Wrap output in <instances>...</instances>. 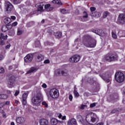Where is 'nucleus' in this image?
Here are the masks:
<instances>
[{
	"label": "nucleus",
	"mask_w": 125,
	"mask_h": 125,
	"mask_svg": "<svg viewBox=\"0 0 125 125\" xmlns=\"http://www.w3.org/2000/svg\"><path fill=\"white\" fill-rule=\"evenodd\" d=\"M44 9L46 11H51V10H53V7L50 5V4H47L45 5Z\"/></svg>",
	"instance_id": "f3484780"
},
{
	"label": "nucleus",
	"mask_w": 125,
	"mask_h": 125,
	"mask_svg": "<svg viewBox=\"0 0 125 125\" xmlns=\"http://www.w3.org/2000/svg\"><path fill=\"white\" fill-rule=\"evenodd\" d=\"M25 121L26 120L23 117H20L16 119V123H17V124H19V125H23V124L25 123Z\"/></svg>",
	"instance_id": "9d476101"
},
{
	"label": "nucleus",
	"mask_w": 125,
	"mask_h": 125,
	"mask_svg": "<svg viewBox=\"0 0 125 125\" xmlns=\"http://www.w3.org/2000/svg\"><path fill=\"white\" fill-rule=\"evenodd\" d=\"M26 112L27 113H33V111L31 109V107H28L27 108H26Z\"/></svg>",
	"instance_id": "4c0bfd02"
},
{
	"label": "nucleus",
	"mask_w": 125,
	"mask_h": 125,
	"mask_svg": "<svg viewBox=\"0 0 125 125\" xmlns=\"http://www.w3.org/2000/svg\"><path fill=\"white\" fill-rule=\"evenodd\" d=\"M80 59L81 56L79 55H75L69 58V61L70 63H78V62L80 61Z\"/></svg>",
	"instance_id": "423d86ee"
},
{
	"label": "nucleus",
	"mask_w": 125,
	"mask_h": 125,
	"mask_svg": "<svg viewBox=\"0 0 125 125\" xmlns=\"http://www.w3.org/2000/svg\"><path fill=\"white\" fill-rule=\"evenodd\" d=\"M27 97H28V94L24 93L22 95V99L25 100L27 99Z\"/></svg>",
	"instance_id": "c9c22d12"
},
{
	"label": "nucleus",
	"mask_w": 125,
	"mask_h": 125,
	"mask_svg": "<svg viewBox=\"0 0 125 125\" xmlns=\"http://www.w3.org/2000/svg\"><path fill=\"white\" fill-rule=\"evenodd\" d=\"M115 81L117 83H123L125 81V75L121 72H118L115 74Z\"/></svg>",
	"instance_id": "20e7f679"
},
{
	"label": "nucleus",
	"mask_w": 125,
	"mask_h": 125,
	"mask_svg": "<svg viewBox=\"0 0 125 125\" xmlns=\"http://www.w3.org/2000/svg\"><path fill=\"white\" fill-rule=\"evenodd\" d=\"M9 104H10V102H9V101L6 102V103H5V104L6 105H9Z\"/></svg>",
	"instance_id": "bf43d9fd"
},
{
	"label": "nucleus",
	"mask_w": 125,
	"mask_h": 125,
	"mask_svg": "<svg viewBox=\"0 0 125 125\" xmlns=\"http://www.w3.org/2000/svg\"><path fill=\"white\" fill-rule=\"evenodd\" d=\"M0 74H4V69L3 68H0Z\"/></svg>",
	"instance_id": "c03bdc74"
},
{
	"label": "nucleus",
	"mask_w": 125,
	"mask_h": 125,
	"mask_svg": "<svg viewBox=\"0 0 125 125\" xmlns=\"http://www.w3.org/2000/svg\"><path fill=\"white\" fill-rule=\"evenodd\" d=\"M19 91H16L15 93V96H17V95H18V94H19Z\"/></svg>",
	"instance_id": "864d4df0"
},
{
	"label": "nucleus",
	"mask_w": 125,
	"mask_h": 125,
	"mask_svg": "<svg viewBox=\"0 0 125 125\" xmlns=\"http://www.w3.org/2000/svg\"><path fill=\"white\" fill-rule=\"evenodd\" d=\"M7 92L8 94H11V91L10 90H8Z\"/></svg>",
	"instance_id": "680f3d73"
},
{
	"label": "nucleus",
	"mask_w": 125,
	"mask_h": 125,
	"mask_svg": "<svg viewBox=\"0 0 125 125\" xmlns=\"http://www.w3.org/2000/svg\"><path fill=\"white\" fill-rule=\"evenodd\" d=\"M0 44H1V45H3V44H4V42H3V41H1Z\"/></svg>",
	"instance_id": "e2e57ef3"
},
{
	"label": "nucleus",
	"mask_w": 125,
	"mask_h": 125,
	"mask_svg": "<svg viewBox=\"0 0 125 125\" xmlns=\"http://www.w3.org/2000/svg\"><path fill=\"white\" fill-rule=\"evenodd\" d=\"M2 32H7V31H8V29L7 28V26L4 25L2 27Z\"/></svg>",
	"instance_id": "7c9ffc66"
},
{
	"label": "nucleus",
	"mask_w": 125,
	"mask_h": 125,
	"mask_svg": "<svg viewBox=\"0 0 125 125\" xmlns=\"http://www.w3.org/2000/svg\"><path fill=\"white\" fill-rule=\"evenodd\" d=\"M55 36L57 39H60V38L62 37V32H57L56 33H55Z\"/></svg>",
	"instance_id": "5701e85b"
},
{
	"label": "nucleus",
	"mask_w": 125,
	"mask_h": 125,
	"mask_svg": "<svg viewBox=\"0 0 125 125\" xmlns=\"http://www.w3.org/2000/svg\"><path fill=\"white\" fill-rule=\"evenodd\" d=\"M23 34V30L18 28L17 32V36H21Z\"/></svg>",
	"instance_id": "bb28decb"
},
{
	"label": "nucleus",
	"mask_w": 125,
	"mask_h": 125,
	"mask_svg": "<svg viewBox=\"0 0 125 125\" xmlns=\"http://www.w3.org/2000/svg\"><path fill=\"white\" fill-rule=\"evenodd\" d=\"M19 101H17V100H16L15 101V103H16V104H18V103H19Z\"/></svg>",
	"instance_id": "69168bd1"
},
{
	"label": "nucleus",
	"mask_w": 125,
	"mask_h": 125,
	"mask_svg": "<svg viewBox=\"0 0 125 125\" xmlns=\"http://www.w3.org/2000/svg\"><path fill=\"white\" fill-rule=\"evenodd\" d=\"M41 125H48V121L45 119H41L40 121Z\"/></svg>",
	"instance_id": "6ab92c4d"
},
{
	"label": "nucleus",
	"mask_w": 125,
	"mask_h": 125,
	"mask_svg": "<svg viewBox=\"0 0 125 125\" xmlns=\"http://www.w3.org/2000/svg\"><path fill=\"white\" fill-rule=\"evenodd\" d=\"M87 106H86V105L85 104H81L79 106V108L80 109H81V110H83V109H84V108H86Z\"/></svg>",
	"instance_id": "473e14b6"
},
{
	"label": "nucleus",
	"mask_w": 125,
	"mask_h": 125,
	"mask_svg": "<svg viewBox=\"0 0 125 125\" xmlns=\"http://www.w3.org/2000/svg\"><path fill=\"white\" fill-rule=\"evenodd\" d=\"M90 10H91V13H92V12H94L93 11H95V10H96V8L94 7H91L90 8Z\"/></svg>",
	"instance_id": "79ce46f5"
},
{
	"label": "nucleus",
	"mask_w": 125,
	"mask_h": 125,
	"mask_svg": "<svg viewBox=\"0 0 125 125\" xmlns=\"http://www.w3.org/2000/svg\"><path fill=\"white\" fill-rule=\"evenodd\" d=\"M87 18H88V16H83L81 18V21L85 22L87 20Z\"/></svg>",
	"instance_id": "c756f323"
},
{
	"label": "nucleus",
	"mask_w": 125,
	"mask_h": 125,
	"mask_svg": "<svg viewBox=\"0 0 125 125\" xmlns=\"http://www.w3.org/2000/svg\"><path fill=\"white\" fill-rule=\"evenodd\" d=\"M35 7L38 8V11H42V9H43V4L42 3L37 4Z\"/></svg>",
	"instance_id": "dca6fc26"
},
{
	"label": "nucleus",
	"mask_w": 125,
	"mask_h": 125,
	"mask_svg": "<svg viewBox=\"0 0 125 125\" xmlns=\"http://www.w3.org/2000/svg\"><path fill=\"white\" fill-rule=\"evenodd\" d=\"M18 23L17 22V21H15L14 22L12 23V26H13L14 27H15V26H17Z\"/></svg>",
	"instance_id": "09e8293b"
},
{
	"label": "nucleus",
	"mask_w": 125,
	"mask_h": 125,
	"mask_svg": "<svg viewBox=\"0 0 125 125\" xmlns=\"http://www.w3.org/2000/svg\"><path fill=\"white\" fill-rule=\"evenodd\" d=\"M58 118H59V119H62V115L61 114V113H60V114H59V115L58 116Z\"/></svg>",
	"instance_id": "052dcab7"
},
{
	"label": "nucleus",
	"mask_w": 125,
	"mask_h": 125,
	"mask_svg": "<svg viewBox=\"0 0 125 125\" xmlns=\"http://www.w3.org/2000/svg\"><path fill=\"white\" fill-rule=\"evenodd\" d=\"M12 1H13L15 4H17L18 3H20L21 0H11Z\"/></svg>",
	"instance_id": "a19ab883"
},
{
	"label": "nucleus",
	"mask_w": 125,
	"mask_h": 125,
	"mask_svg": "<svg viewBox=\"0 0 125 125\" xmlns=\"http://www.w3.org/2000/svg\"><path fill=\"white\" fill-rule=\"evenodd\" d=\"M11 19H12V20H15V19H16V17L14 16H12L11 17Z\"/></svg>",
	"instance_id": "4d7b16f0"
},
{
	"label": "nucleus",
	"mask_w": 125,
	"mask_h": 125,
	"mask_svg": "<svg viewBox=\"0 0 125 125\" xmlns=\"http://www.w3.org/2000/svg\"><path fill=\"white\" fill-rule=\"evenodd\" d=\"M43 99V96L41 92L37 93L32 99V103L35 106H41L42 101Z\"/></svg>",
	"instance_id": "f257e3e1"
},
{
	"label": "nucleus",
	"mask_w": 125,
	"mask_h": 125,
	"mask_svg": "<svg viewBox=\"0 0 125 125\" xmlns=\"http://www.w3.org/2000/svg\"><path fill=\"white\" fill-rule=\"evenodd\" d=\"M84 44L87 47L93 48L96 46V41L94 39H89L85 41Z\"/></svg>",
	"instance_id": "7ed1b4c3"
},
{
	"label": "nucleus",
	"mask_w": 125,
	"mask_h": 125,
	"mask_svg": "<svg viewBox=\"0 0 125 125\" xmlns=\"http://www.w3.org/2000/svg\"><path fill=\"white\" fill-rule=\"evenodd\" d=\"M83 16H88V15L87 14V13H86V12H83Z\"/></svg>",
	"instance_id": "5fc2aeb1"
},
{
	"label": "nucleus",
	"mask_w": 125,
	"mask_h": 125,
	"mask_svg": "<svg viewBox=\"0 0 125 125\" xmlns=\"http://www.w3.org/2000/svg\"><path fill=\"white\" fill-rule=\"evenodd\" d=\"M44 64H49L50 63V61L49 60H46L43 62Z\"/></svg>",
	"instance_id": "37998d69"
},
{
	"label": "nucleus",
	"mask_w": 125,
	"mask_h": 125,
	"mask_svg": "<svg viewBox=\"0 0 125 125\" xmlns=\"http://www.w3.org/2000/svg\"><path fill=\"white\" fill-rule=\"evenodd\" d=\"M68 125H78V124H77V120L74 118H72L68 121Z\"/></svg>",
	"instance_id": "2eb2a0df"
},
{
	"label": "nucleus",
	"mask_w": 125,
	"mask_h": 125,
	"mask_svg": "<svg viewBox=\"0 0 125 125\" xmlns=\"http://www.w3.org/2000/svg\"><path fill=\"white\" fill-rule=\"evenodd\" d=\"M99 118L95 113H91V121L92 123H95V122H97Z\"/></svg>",
	"instance_id": "f8f14e48"
},
{
	"label": "nucleus",
	"mask_w": 125,
	"mask_h": 125,
	"mask_svg": "<svg viewBox=\"0 0 125 125\" xmlns=\"http://www.w3.org/2000/svg\"><path fill=\"white\" fill-rule=\"evenodd\" d=\"M118 22L120 24H125V14H121L119 15Z\"/></svg>",
	"instance_id": "0eeeda50"
},
{
	"label": "nucleus",
	"mask_w": 125,
	"mask_h": 125,
	"mask_svg": "<svg viewBox=\"0 0 125 125\" xmlns=\"http://www.w3.org/2000/svg\"><path fill=\"white\" fill-rule=\"evenodd\" d=\"M96 106V103H93L91 104L90 105V108H93L94 107H95Z\"/></svg>",
	"instance_id": "a18cd8bd"
},
{
	"label": "nucleus",
	"mask_w": 125,
	"mask_h": 125,
	"mask_svg": "<svg viewBox=\"0 0 125 125\" xmlns=\"http://www.w3.org/2000/svg\"><path fill=\"white\" fill-rule=\"evenodd\" d=\"M104 59L110 62L111 61H116V60H118V55L112 54H108L105 56Z\"/></svg>",
	"instance_id": "39448f33"
},
{
	"label": "nucleus",
	"mask_w": 125,
	"mask_h": 125,
	"mask_svg": "<svg viewBox=\"0 0 125 125\" xmlns=\"http://www.w3.org/2000/svg\"><path fill=\"white\" fill-rule=\"evenodd\" d=\"M62 120H66V116H63L62 117Z\"/></svg>",
	"instance_id": "13d9d810"
},
{
	"label": "nucleus",
	"mask_w": 125,
	"mask_h": 125,
	"mask_svg": "<svg viewBox=\"0 0 125 125\" xmlns=\"http://www.w3.org/2000/svg\"><path fill=\"white\" fill-rule=\"evenodd\" d=\"M37 69L35 67H31L30 70L27 72V74H30V73H33V72H35Z\"/></svg>",
	"instance_id": "cd10ccee"
},
{
	"label": "nucleus",
	"mask_w": 125,
	"mask_h": 125,
	"mask_svg": "<svg viewBox=\"0 0 125 125\" xmlns=\"http://www.w3.org/2000/svg\"><path fill=\"white\" fill-rule=\"evenodd\" d=\"M52 2L53 3L59 4V5H61V4H62V3H61V1L60 0H53Z\"/></svg>",
	"instance_id": "a878e982"
},
{
	"label": "nucleus",
	"mask_w": 125,
	"mask_h": 125,
	"mask_svg": "<svg viewBox=\"0 0 125 125\" xmlns=\"http://www.w3.org/2000/svg\"><path fill=\"white\" fill-rule=\"evenodd\" d=\"M42 106H44L46 108H47L48 107V104H47V102L45 101H43L42 102Z\"/></svg>",
	"instance_id": "72a5a7b5"
},
{
	"label": "nucleus",
	"mask_w": 125,
	"mask_h": 125,
	"mask_svg": "<svg viewBox=\"0 0 125 125\" xmlns=\"http://www.w3.org/2000/svg\"><path fill=\"white\" fill-rule=\"evenodd\" d=\"M7 28L8 30H10V29H12V25L10 24L7 26Z\"/></svg>",
	"instance_id": "8fccbe9b"
},
{
	"label": "nucleus",
	"mask_w": 125,
	"mask_h": 125,
	"mask_svg": "<svg viewBox=\"0 0 125 125\" xmlns=\"http://www.w3.org/2000/svg\"><path fill=\"white\" fill-rule=\"evenodd\" d=\"M4 23L5 24V25H8L9 24H10L11 22L12 21H11V19L10 18H6L4 19Z\"/></svg>",
	"instance_id": "aec40b11"
},
{
	"label": "nucleus",
	"mask_w": 125,
	"mask_h": 125,
	"mask_svg": "<svg viewBox=\"0 0 125 125\" xmlns=\"http://www.w3.org/2000/svg\"><path fill=\"white\" fill-rule=\"evenodd\" d=\"M55 74L56 76H61V75H62V76H66V75H67V73H66V72L60 69L56 70L55 71Z\"/></svg>",
	"instance_id": "1a4fd4ad"
},
{
	"label": "nucleus",
	"mask_w": 125,
	"mask_h": 125,
	"mask_svg": "<svg viewBox=\"0 0 125 125\" xmlns=\"http://www.w3.org/2000/svg\"><path fill=\"white\" fill-rule=\"evenodd\" d=\"M96 125H103V123H99V124H97Z\"/></svg>",
	"instance_id": "0e129e2a"
},
{
	"label": "nucleus",
	"mask_w": 125,
	"mask_h": 125,
	"mask_svg": "<svg viewBox=\"0 0 125 125\" xmlns=\"http://www.w3.org/2000/svg\"><path fill=\"white\" fill-rule=\"evenodd\" d=\"M5 7L7 11H11L13 10V6L10 2H7L5 4Z\"/></svg>",
	"instance_id": "9b49d317"
},
{
	"label": "nucleus",
	"mask_w": 125,
	"mask_h": 125,
	"mask_svg": "<svg viewBox=\"0 0 125 125\" xmlns=\"http://www.w3.org/2000/svg\"><path fill=\"white\" fill-rule=\"evenodd\" d=\"M106 82H107V83H110V80L107 79V80H106Z\"/></svg>",
	"instance_id": "338daca9"
},
{
	"label": "nucleus",
	"mask_w": 125,
	"mask_h": 125,
	"mask_svg": "<svg viewBox=\"0 0 125 125\" xmlns=\"http://www.w3.org/2000/svg\"><path fill=\"white\" fill-rule=\"evenodd\" d=\"M3 58V56L2 55H0V61H1Z\"/></svg>",
	"instance_id": "6e6d98bb"
},
{
	"label": "nucleus",
	"mask_w": 125,
	"mask_h": 125,
	"mask_svg": "<svg viewBox=\"0 0 125 125\" xmlns=\"http://www.w3.org/2000/svg\"><path fill=\"white\" fill-rule=\"evenodd\" d=\"M42 87H43V88H46V87H47V85H46V84L43 83L42 85Z\"/></svg>",
	"instance_id": "603ef678"
},
{
	"label": "nucleus",
	"mask_w": 125,
	"mask_h": 125,
	"mask_svg": "<svg viewBox=\"0 0 125 125\" xmlns=\"http://www.w3.org/2000/svg\"><path fill=\"white\" fill-rule=\"evenodd\" d=\"M9 35H14L15 34V30L14 29H12L9 31Z\"/></svg>",
	"instance_id": "f704fd0d"
},
{
	"label": "nucleus",
	"mask_w": 125,
	"mask_h": 125,
	"mask_svg": "<svg viewBox=\"0 0 125 125\" xmlns=\"http://www.w3.org/2000/svg\"><path fill=\"white\" fill-rule=\"evenodd\" d=\"M60 11L61 13H62L63 14H66V13H68L69 12L68 11L64 9H61Z\"/></svg>",
	"instance_id": "2f4dec72"
},
{
	"label": "nucleus",
	"mask_w": 125,
	"mask_h": 125,
	"mask_svg": "<svg viewBox=\"0 0 125 125\" xmlns=\"http://www.w3.org/2000/svg\"><path fill=\"white\" fill-rule=\"evenodd\" d=\"M0 40H6L7 39V35H4L3 33H1L0 36Z\"/></svg>",
	"instance_id": "393cba45"
},
{
	"label": "nucleus",
	"mask_w": 125,
	"mask_h": 125,
	"mask_svg": "<svg viewBox=\"0 0 125 125\" xmlns=\"http://www.w3.org/2000/svg\"><path fill=\"white\" fill-rule=\"evenodd\" d=\"M7 95L6 94H0V99H6Z\"/></svg>",
	"instance_id": "c85d7f7f"
},
{
	"label": "nucleus",
	"mask_w": 125,
	"mask_h": 125,
	"mask_svg": "<svg viewBox=\"0 0 125 125\" xmlns=\"http://www.w3.org/2000/svg\"><path fill=\"white\" fill-rule=\"evenodd\" d=\"M111 36H112V38H113V39H114V40H117V39H118V36H117V34L116 33V32L112 31L111 32Z\"/></svg>",
	"instance_id": "b1692460"
},
{
	"label": "nucleus",
	"mask_w": 125,
	"mask_h": 125,
	"mask_svg": "<svg viewBox=\"0 0 125 125\" xmlns=\"http://www.w3.org/2000/svg\"><path fill=\"white\" fill-rule=\"evenodd\" d=\"M73 92L74 93L75 96H76V97H79V96H80V94L76 90H74Z\"/></svg>",
	"instance_id": "58836bf2"
},
{
	"label": "nucleus",
	"mask_w": 125,
	"mask_h": 125,
	"mask_svg": "<svg viewBox=\"0 0 125 125\" xmlns=\"http://www.w3.org/2000/svg\"><path fill=\"white\" fill-rule=\"evenodd\" d=\"M10 46H11V44H8L5 46V49H9V48H10Z\"/></svg>",
	"instance_id": "de8ad7c7"
},
{
	"label": "nucleus",
	"mask_w": 125,
	"mask_h": 125,
	"mask_svg": "<svg viewBox=\"0 0 125 125\" xmlns=\"http://www.w3.org/2000/svg\"><path fill=\"white\" fill-rule=\"evenodd\" d=\"M24 62L25 63H30L32 62L33 60V55L32 54H29L26 55L24 58Z\"/></svg>",
	"instance_id": "6e6552de"
},
{
	"label": "nucleus",
	"mask_w": 125,
	"mask_h": 125,
	"mask_svg": "<svg viewBox=\"0 0 125 125\" xmlns=\"http://www.w3.org/2000/svg\"><path fill=\"white\" fill-rule=\"evenodd\" d=\"M35 46L36 47H39V46H41V42L40 41H37L35 42Z\"/></svg>",
	"instance_id": "ea45409f"
},
{
	"label": "nucleus",
	"mask_w": 125,
	"mask_h": 125,
	"mask_svg": "<svg viewBox=\"0 0 125 125\" xmlns=\"http://www.w3.org/2000/svg\"><path fill=\"white\" fill-rule=\"evenodd\" d=\"M15 82V80L14 77L10 78L8 81V85L9 87H13V84H14V83Z\"/></svg>",
	"instance_id": "4468645a"
},
{
	"label": "nucleus",
	"mask_w": 125,
	"mask_h": 125,
	"mask_svg": "<svg viewBox=\"0 0 125 125\" xmlns=\"http://www.w3.org/2000/svg\"><path fill=\"white\" fill-rule=\"evenodd\" d=\"M50 123L51 125H56L58 124V120L56 118H52L50 120Z\"/></svg>",
	"instance_id": "412c9836"
},
{
	"label": "nucleus",
	"mask_w": 125,
	"mask_h": 125,
	"mask_svg": "<svg viewBox=\"0 0 125 125\" xmlns=\"http://www.w3.org/2000/svg\"><path fill=\"white\" fill-rule=\"evenodd\" d=\"M48 97H51V98H57L59 96V92L56 88L51 89L49 91V94L47 93Z\"/></svg>",
	"instance_id": "f03ea898"
},
{
	"label": "nucleus",
	"mask_w": 125,
	"mask_h": 125,
	"mask_svg": "<svg viewBox=\"0 0 125 125\" xmlns=\"http://www.w3.org/2000/svg\"><path fill=\"white\" fill-rule=\"evenodd\" d=\"M22 104L23 105H26L27 104V101L26 100L22 99Z\"/></svg>",
	"instance_id": "3c124183"
},
{
	"label": "nucleus",
	"mask_w": 125,
	"mask_h": 125,
	"mask_svg": "<svg viewBox=\"0 0 125 125\" xmlns=\"http://www.w3.org/2000/svg\"><path fill=\"white\" fill-rule=\"evenodd\" d=\"M97 31L98 32H97ZM97 31H96V34H97L99 36H101L102 37L105 36V33H104L102 30L98 29Z\"/></svg>",
	"instance_id": "4be33fe9"
},
{
	"label": "nucleus",
	"mask_w": 125,
	"mask_h": 125,
	"mask_svg": "<svg viewBox=\"0 0 125 125\" xmlns=\"http://www.w3.org/2000/svg\"><path fill=\"white\" fill-rule=\"evenodd\" d=\"M91 16L92 17V18H94V17H96V18H98L101 16V13L99 12H92L91 14Z\"/></svg>",
	"instance_id": "ddd939ff"
},
{
	"label": "nucleus",
	"mask_w": 125,
	"mask_h": 125,
	"mask_svg": "<svg viewBox=\"0 0 125 125\" xmlns=\"http://www.w3.org/2000/svg\"><path fill=\"white\" fill-rule=\"evenodd\" d=\"M109 15V12L106 11V12H104L103 13V17L104 18H106V17H107V16H108Z\"/></svg>",
	"instance_id": "e433bc0d"
},
{
	"label": "nucleus",
	"mask_w": 125,
	"mask_h": 125,
	"mask_svg": "<svg viewBox=\"0 0 125 125\" xmlns=\"http://www.w3.org/2000/svg\"><path fill=\"white\" fill-rule=\"evenodd\" d=\"M69 99L70 101H73V95H72V94H70L69 95Z\"/></svg>",
	"instance_id": "49530a36"
},
{
	"label": "nucleus",
	"mask_w": 125,
	"mask_h": 125,
	"mask_svg": "<svg viewBox=\"0 0 125 125\" xmlns=\"http://www.w3.org/2000/svg\"><path fill=\"white\" fill-rule=\"evenodd\" d=\"M43 59H44V57L42 54L38 55L36 57V61L37 62H41Z\"/></svg>",
	"instance_id": "a211bd4d"
},
{
	"label": "nucleus",
	"mask_w": 125,
	"mask_h": 125,
	"mask_svg": "<svg viewBox=\"0 0 125 125\" xmlns=\"http://www.w3.org/2000/svg\"><path fill=\"white\" fill-rule=\"evenodd\" d=\"M58 123H60L61 124H63V121H58Z\"/></svg>",
	"instance_id": "774afa93"
}]
</instances>
